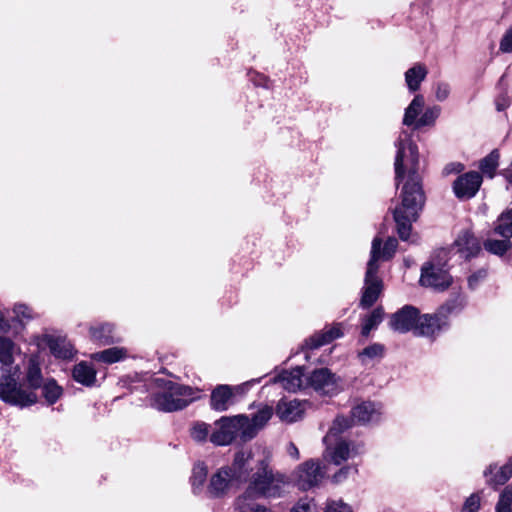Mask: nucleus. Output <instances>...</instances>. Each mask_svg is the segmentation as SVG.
Instances as JSON below:
<instances>
[{
    "label": "nucleus",
    "instance_id": "nucleus-33",
    "mask_svg": "<svg viewBox=\"0 0 512 512\" xmlns=\"http://www.w3.org/2000/svg\"><path fill=\"white\" fill-rule=\"evenodd\" d=\"M466 305L465 297L462 295H457L454 298L449 299L446 303H444L437 311L441 316L447 321L450 315H455L460 313Z\"/></svg>",
    "mask_w": 512,
    "mask_h": 512
},
{
    "label": "nucleus",
    "instance_id": "nucleus-45",
    "mask_svg": "<svg viewBox=\"0 0 512 512\" xmlns=\"http://www.w3.org/2000/svg\"><path fill=\"white\" fill-rule=\"evenodd\" d=\"M291 512H315V504L312 499H300L293 506Z\"/></svg>",
    "mask_w": 512,
    "mask_h": 512
},
{
    "label": "nucleus",
    "instance_id": "nucleus-25",
    "mask_svg": "<svg viewBox=\"0 0 512 512\" xmlns=\"http://www.w3.org/2000/svg\"><path fill=\"white\" fill-rule=\"evenodd\" d=\"M51 353L61 359H71L75 354L73 345L65 338L49 337L47 341Z\"/></svg>",
    "mask_w": 512,
    "mask_h": 512
},
{
    "label": "nucleus",
    "instance_id": "nucleus-15",
    "mask_svg": "<svg viewBox=\"0 0 512 512\" xmlns=\"http://www.w3.org/2000/svg\"><path fill=\"white\" fill-rule=\"evenodd\" d=\"M482 184L479 172L470 171L460 175L453 183V191L458 199H470L476 195Z\"/></svg>",
    "mask_w": 512,
    "mask_h": 512
},
{
    "label": "nucleus",
    "instance_id": "nucleus-37",
    "mask_svg": "<svg viewBox=\"0 0 512 512\" xmlns=\"http://www.w3.org/2000/svg\"><path fill=\"white\" fill-rule=\"evenodd\" d=\"M385 347L380 343H373L365 347L358 353L359 359L364 363L366 359L373 360L382 358L384 355Z\"/></svg>",
    "mask_w": 512,
    "mask_h": 512
},
{
    "label": "nucleus",
    "instance_id": "nucleus-8",
    "mask_svg": "<svg viewBox=\"0 0 512 512\" xmlns=\"http://www.w3.org/2000/svg\"><path fill=\"white\" fill-rule=\"evenodd\" d=\"M447 253L441 251L421 269L420 284L435 290H444L452 283V277L447 267Z\"/></svg>",
    "mask_w": 512,
    "mask_h": 512
},
{
    "label": "nucleus",
    "instance_id": "nucleus-36",
    "mask_svg": "<svg viewBox=\"0 0 512 512\" xmlns=\"http://www.w3.org/2000/svg\"><path fill=\"white\" fill-rule=\"evenodd\" d=\"M483 246L489 253L502 256L512 247V242L508 238L502 240L487 239L484 241Z\"/></svg>",
    "mask_w": 512,
    "mask_h": 512
},
{
    "label": "nucleus",
    "instance_id": "nucleus-21",
    "mask_svg": "<svg viewBox=\"0 0 512 512\" xmlns=\"http://www.w3.org/2000/svg\"><path fill=\"white\" fill-rule=\"evenodd\" d=\"M497 468L495 464L489 465V467L484 471V476L486 477L487 484L498 487L507 483L512 477V456L509 458L506 464L501 466L499 470L494 473V470Z\"/></svg>",
    "mask_w": 512,
    "mask_h": 512
},
{
    "label": "nucleus",
    "instance_id": "nucleus-54",
    "mask_svg": "<svg viewBox=\"0 0 512 512\" xmlns=\"http://www.w3.org/2000/svg\"><path fill=\"white\" fill-rule=\"evenodd\" d=\"M10 325L8 321L5 319L3 314L0 312V331H7L9 329Z\"/></svg>",
    "mask_w": 512,
    "mask_h": 512
},
{
    "label": "nucleus",
    "instance_id": "nucleus-50",
    "mask_svg": "<svg viewBox=\"0 0 512 512\" xmlns=\"http://www.w3.org/2000/svg\"><path fill=\"white\" fill-rule=\"evenodd\" d=\"M487 276V271L485 269H480L477 272L473 273L468 278V286L470 289H475L479 282L485 279Z\"/></svg>",
    "mask_w": 512,
    "mask_h": 512
},
{
    "label": "nucleus",
    "instance_id": "nucleus-3",
    "mask_svg": "<svg viewBox=\"0 0 512 512\" xmlns=\"http://www.w3.org/2000/svg\"><path fill=\"white\" fill-rule=\"evenodd\" d=\"M250 458V453L239 451L230 465L222 466L213 472L206 486L207 495L210 498H222L234 486L247 482Z\"/></svg>",
    "mask_w": 512,
    "mask_h": 512
},
{
    "label": "nucleus",
    "instance_id": "nucleus-30",
    "mask_svg": "<svg viewBox=\"0 0 512 512\" xmlns=\"http://www.w3.org/2000/svg\"><path fill=\"white\" fill-rule=\"evenodd\" d=\"M424 97L420 94L416 95L409 106L405 109L403 124L406 126L414 125L416 129V123L418 121V116L421 113L424 107Z\"/></svg>",
    "mask_w": 512,
    "mask_h": 512
},
{
    "label": "nucleus",
    "instance_id": "nucleus-43",
    "mask_svg": "<svg viewBox=\"0 0 512 512\" xmlns=\"http://www.w3.org/2000/svg\"><path fill=\"white\" fill-rule=\"evenodd\" d=\"M208 434V425L205 423H197L193 426L191 430V437L198 442L206 440Z\"/></svg>",
    "mask_w": 512,
    "mask_h": 512
},
{
    "label": "nucleus",
    "instance_id": "nucleus-52",
    "mask_svg": "<svg viewBox=\"0 0 512 512\" xmlns=\"http://www.w3.org/2000/svg\"><path fill=\"white\" fill-rule=\"evenodd\" d=\"M287 452L291 457H293L295 459L299 458V450L294 443H292V442L289 443Z\"/></svg>",
    "mask_w": 512,
    "mask_h": 512
},
{
    "label": "nucleus",
    "instance_id": "nucleus-9",
    "mask_svg": "<svg viewBox=\"0 0 512 512\" xmlns=\"http://www.w3.org/2000/svg\"><path fill=\"white\" fill-rule=\"evenodd\" d=\"M260 380L261 378L252 379L236 386L218 385L211 393V408L219 412L228 410L237 402V396H243L253 384L259 383Z\"/></svg>",
    "mask_w": 512,
    "mask_h": 512
},
{
    "label": "nucleus",
    "instance_id": "nucleus-14",
    "mask_svg": "<svg viewBox=\"0 0 512 512\" xmlns=\"http://www.w3.org/2000/svg\"><path fill=\"white\" fill-rule=\"evenodd\" d=\"M273 415V408L264 405L250 419L248 416L240 414L242 423L244 425L243 442L253 439L258 431L262 429Z\"/></svg>",
    "mask_w": 512,
    "mask_h": 512
},
{
    "label": "nucleus",
    "instance_id": "nucleus-26",
    "mask_svg": "<svg viewBox=\"0 0 512 512\" xmlns=\"http://www.w3.org/2000/svg\"><path fill=\"white\" fill-rule=\"evenodd\" d=\"M428 74L424 64L417 63L405 72V82L410 92L419 90L421 83Z\"/></svg>",
    "mask_w": 512,
    "mask_h": 512
},
{
    "label": "nucleus",
    "instance_id": "nucleus-4",
    "mask_svg": "<svg viewBox=\"0 0 512 512\" xmlns=\"http://www.w3.org/2000/svg\"><path fill=\"white\" fill-rule=\"evenodd\" d=\"M247 481L256 495L266 499L282 497L288 484L287 477L274 471L266 458L257 461L254 468L249 466Z\"/></svg>",
    "mask_w": 512,
    "mask_h": 512
},
{
    "label": "nucleus",
    "instance_id": "nucleus-22",
    "mask_svg": "<svg viewBox=\"0 0 512 512\" xmlns=\"http://www.w3.org/2000/svg\"><path fill=\"white\" fill-rule=\"evenodd\" d=\"M262 498L249 487L240 494L234 501V507L237 512H261L266 506L256 502L257 499Z\"/></svg>",
    "mask_w": 512,
    "mask_h": 512
},
{
    "label": "nucleus",
    "instance_id": "nucleus-16",
    "mask_svg": "<svg viewBox=\"0 0 512 512\" xmlns=\"http://www.w3.org/2000/svg\"><path fill=\"white\" fill-rule=\"evenodd\" d=\"M271 382L279 383L285 390L296 392L306 389V375L302 367H296L291 370H283L279 375L274 377Z\"/></svg>",
    "mask_w": 512,
    "mask_h": 512
},
{
    "label": "nucleus",
    "instance_id": "nucleus-35",
    "mask_svg": "<svg viewBox=\"0 0 512 512\" xmlns=\"http://www.w3.org/2000/svg\"><path fill=\"white\" fill-rule=\"evenodd\" d=\"M500 154L497 149L491 151L486 157H484L480 161L479 168L481 172L488 177L492 178L494 176L495 170L499 165Z\"/></svg>",
    "mask_w": 512,
    "mask_h": 512
},
{
    "label": "nucleus",
    "instance_id": "nucleus-18",
    "mask_svg": "<svg viewBox=\"0 0 512 512\" xmlns=\"http://www.w3.org/2000/svg\"><path fill=\"white\" fill-rule=\"evenodd\" d=\"M381 405L371 401H364L351 410V423L356 421L361 424L377 422L380 419Z\"/></svg>",
    "mask_w": 512,
    "mask_h": 512
},
{
    "label": "nucleus",
    "instance_id": "nucleus-32",
    "mask_svg": "<svg viewBox=\"0 0 512 512\" xmlns=\"http://www.w3.org/2000/svg\"><path fill=\"white\" fill-rule=\"evenodd\" d=\"M494 231L503 238H512V209L499 215L494 223Z\"/></svg>",
    "mask_w": 512,
    "mask_h": 512
},
{
    "label": "nucleus",
    "instance_id": "nucleus-2",
    "mask_svg": "<svg viewBox=\"0 0 512 512\" xmlns=\"http://www.w3.org/2000/svg\"><path fill=\"white\" fill-rule=\"evenodd\" d=\"M15 344L6 337L0 336V363L2 376L0 378V399L7 404L28 407L37 402L38 397L31 391H23L19 384L20 367L12 366L14 362Z\"/></svg>",
    "mask_w": 512,
    "mask_h": 512
},
{
    "label": "nucleus",
    "instance_id": "nucleus-19",
    "mask_svg": "<svg viewBox=\"0 0 512 512\" xmlns=\"http://www.w3.org/2000/svg\"><path fill=\"white\" fill-rule=\"evenodd\" d=\"M304 413V404L299 400H281L276 407L277 416L285 422L291 423L301 419Z\"/></svg>",
    "mask_w": 512,
    "mask_h": 512
},
{
    "label": "nucleus",
    "instance_id": "nucleus-23",
    "mask_svg": "<svg viewBox=\"0 0 512 512\" xmlns=\"http://www.w3.org/2000/svg\"><path fill=\"white\" fill-rule=\"evenodd\" d=\"M455 246L466 259L476 256L481 249L478 239L470 231L462 232L456 239Z\"/></svg>",
    "mask_w": 512,
    "mask_h": 512
},
{
    "label": "nucleus",
    "instance_id": "nucleus-24",
    "mask_svg": "<svg viewBox=\"0 0 512 512\" xmlns=\"http://www.w3.org/2000/svg\"><path fill=\"white\" fill-rule=\"evenodd\" d=\"M24 383L27 384V390L22 389L23 391H31L36 396L35 390L40 388L43 385V377L41 373V368L39 366V362L36 357H30L28 360L26 375L24 378Z\"/></svg>",
    "mask_w": 512,
    "mask_h": 512
},
{
    "label": "nucleus",
    "instance_id": "nucleus-17",
    "mask_svg": "<svg viewBox=\"0 0 512 512\" xmlns=\"http://www.w3.org/2000/svg\"><path fill=\"white\" fill-rule=\"evenodd\" d=\"M448 321L437 311L434 314H424L418 317L415 334L418 336H434L442 329L446 328Z\"/></svg>",
    "mask_w": 512,
    "mask_h": 512
},
{
    "label": "nucleus",
    "instance_id": "nucleus-49",
    "mask_svg": "<svg viewBox=\"0 0 512 512\" xmlns=\"http://www.w3.org/2000/svg\"><path fill=\"white\" fill-rule=\"evenodd\" d=\"M499 50L503 53H512V26L503 35Z\"/></svg>",
    "mask_w": 512,
    "mask_h": 512
},
{
    "label": "nucleus",
    "instance_id": "nucleus-38",
    "mask_svg": "<svg viewBox=\"0 0 512 512\" xmlns=\"http://www.w3.org/2000/svg\"><path fill=\"white\" fill-rule=\"evenodd\" d=\"M62 395V388L54 380H49L43 384V396L49 405L57 402Z\"/></svg>",
    "mask_w": 512,
    "mask_h": 512
},
{
    "label": "nucleus",
    "instance_id": "nucleus-40",
    "mask_svg": "<svg viewBox=\"0 0 512 512\" xmlns=\"http://www.w3.org/2000/svg\"><path fill=\"white\" fill-rule=\"evenodd\" d=\"M495 512H512V488L506 487L501 492Z\"/></svg>",
    "mask_w": 512,
    "mask_h": 512
},
{
    "label": "nucleus",
    "instance_id": "nucleus-12",
    "mask_svg": "<svg viewBox=\"0 0 512 512\" xmlns=\"http://www.w3.org/2000/svg\"><path fill=\"white\" fill-rule=\"evenodd\" d=\"M324 477V471L319 462L308 460L298 467L295 481L301 490H309L317 486Z\"/></svg>",
    "mask_w": 512,
    "mask_h": 512
},
{
    "label": "nucleus",
    "instance_id": "nucleus-7",
    "mask_svg": "<svg viewBox=\"0 0 512 512\" xmlns=\"http://www.w3.org/2000/svg\"><path fill=\"white\" fill-rule=\"evenodd\" d=\"M380 243L379 238H374L372 241L371 255L367 263L363 293L360 300L362 308L371 307L377 301L382 291V280L377 276Z\"/></svg>",
    "mask_w": 512,
    "mask_h": 512
},
{
    "label": "nucleus",
    "instance_id": "nucleus-13",
    "mask_svg": "<svg viewBox=\"0 0 512 512\" xmlns=\"http://www.w3.org/2000/svg\"><path fill=\"white\" fill-rule=\"evenodd\" d=\"M419 310L412 305H405L390 316L389 326L398 333L416 332Z\"/></svg>",
    "mask_w": 512,
    "mask_h": 512
},
{
    "label": "nucleus",
    "instance_id": "nucleus-55",
    "mask_svg": "<svg viewBox=\"0 0 512 512\" xmlns=\"http://www.w3.org/2000/svg\"><path fill=\"white\" fill-rule=\"evenodd\" d=\"M508 181H509V184L512 185V174L509 175Z\"/></svg>",
    "mask_w": 512,
    "mask_h": 512
},
{
    "label": "nucleus",
    "instance_id": "nucleus-34",
    "mask_svg": "<svg viewBox=\"0 0 512 512\" xmlns=\"http://www.w3.org/2000/svg\"><path fill=\"white\" fill-rule=\"evenodd\" d=\"M207 479V467L204 463L199 462L194 465L192 476L190 478L192 491L194 494H199L203 491Z\"/></svg>",
    "mask_w": 512,
    "mask_h": 512
},
{
    "label": "nucleus",
    "instance_id": "nucleus-10",
    "mask_svg": "<svg viewBox=\"0 0 512 512\" xmlns=\"http://www.w3.org/2000/svg\"><path fill=\"white\" fill-rule=\"evenodd\" d=\"M216 429L210 435V441L218 446L231 444L238 437L243 441L244 425L240 415L224 416L215 422Z\"/></svg>",
    "mask_w": 512,
    "mask_h": 512
},
{
    "label": "nucleus",
    "instance_id": "nucleus-53",
    "mask_svg": "<svg viewBox=\"0 0 512 512\" xmlns=\"http://www.w3.org/2000/svg\"><path fill=\"white\" fill-rule=\"evenodd\" d=\"M253 81H254L255 85H257V86L267 87V82H268V80H267V78H266L265 76H263V75H259V74H257V75H256V78H254V79H253Z\"/></svg>",
    "mask_w": 512,
    "mask_h": 512
},
{
    "label": "nucleus",
    "instance_id": "nucleus-47",
    "mask_svg": "<svg viewBox=\"0 0 512 512\" xmlns=\"http://www.w3.org/2000/svg\"><path fill=\"white\" fill-rule=\"evenodd\" d=\"M450 85L445 82H438L435 85V97L438 101H445L450 95Z\"/></svg>",
    "mask_w": 512,
    "mask_h": 512
},
{
    "label": "nucleus",
    "instance_id": "nucleus-11",
    "mask_svg": "<svg viewBox=\"0 0 512 512\" xmlns=\"http://www.w3.org/2000/svg\"><path fill=\"white\" fill-rule=\"evenodd\" d=\"M306 388H312L321 395H335L341 390L340 378L328 368H319L306 375Z\"/></svg>",
    "mask_w": 512,
    "mask_h": 512
},
{
    "label": "nucleus",
    "instance_id": "nucleus-42",
    "mask_svg": "<svg viewBox=\"0 0 512 512\" xmlns=\"http://www.w3.org/2000/svg\"><path fill=\"white\" fill-rule=\"evenodd\" d=\"M325 512H353V510L350 505L339 499L329 500Z\"/></svg>",
    "mask_w": 512,
    "mask_h": 512
},
{
    "label": "nucleus",
    "instance_id": "nucleus-46",
    "mask_svg": "<svg viewBox=\"0 0 512 512\" xmlns=\"http://www.w3.org/2000/svg\"><path fill=\"white\" fill-rule=\"evenodd\" d=\"M480 508V497L478 494H472L466 499L462 512H477Z\"/></svg>",
    "mask_w": 512,
    "mask_h": 512
},
{
    "label": "nucleus",
    "instance_id": "nucleus-51",
    "mask_svg": "<svg viewBox=\"0 0 512 512\" xmlns=\"http://www.w3.org/2000/svg\"><path fill=\"white\" fill-rule=\"evenodd\" d=\"M509 104H510L509 98L504 94L498 96L495 100L496 109L498 111L505 110L509 106Z\"/></svg>",
    "mask_w": 512,
    "mask_h": 512
},
{
    "label": "nucleus",
    "instance_id": "nucleus-1",
    "mask_svg": "<svg viewBox=\"0 0 512 512\" xmlns=\"http://www.w3.org/2000/svg\"><path fill=\"white\" fill-rule=\"evenodd\" d=\"M395 183L400 188V205L393 210L397 232L403 241L408 240L425 203L422 178L419 174V152L411 134L403 130L395 142Z\"/></svg>",
    "mask_w": 512,
    "mask_h": 512
},
{
    "label": "nucleus",
    "instance_id": "nucleus-28",
    "mask_svg": "<svg viewBox=\"0 0 512 512\" xmlns=\"http://www.w3.org/2000/svg\"><path fill=\"white\" fill-rule=\"evenodd\" d=\"M114 327L112 324L103 323L91 326V339L102 345H109L116 341L114 336Z\"/></svg>",
    "mask_w": 512,
    "mask_h": 512
},
{
    "label": "nucleus",
    "instance_id": "nucleus-31",
    "mask_svg": "<svg viewBox=\"0 0 512 512\" xmlns=\"http://www.w3.org/2000/svg\"><path fill=\"white\" fill-rule=\"evenodd\" d=\"M384 310L382 307H376L370 314L366 315L362 320L361 334L367 337L370 332L376 329L382 322Z\"/></svg>",
    "mask_w": 512,
    "mask_h": 512
},
{
    "label": "nucleus",
    "instance_id": "nucleus-39",
    "mask_svg": "<svg viewBox=\"0 0 512 512\" xmlns=\"http://www.w3.org/2000/svg\"><path fill=\"white\" fill-rule=\"evenodd\" d=\"M441 113V108L439 106H433L427 108L424 113L419 117L416 123V129L433 125L436 119L439 117Z\"/></svg>",
    "mask_w": 512,
    "mask_h": 512
},
{
    "label": "nucleus",
    "instance_id": "nucleus-48",
    "mask_svg": "<svg viewBox=\"0 0 512 512\" xmlns=\"http://www.w3.org/2000/svg\"><path fill=\"white\" fill-rule=\"evenodd\" d=\"M13 311H14V314H15L16 318L20 322H22L25 319L29 320V319L32 318V311H31V309L28 306L24 305V304H16L14 306Z\"/></svg>",
    "mask_w": 512,
    "mask_h": 512
},
{
    "label": "nucleus",
    "instance_id": "nucleus-27",
    "mask_svg": "<svg viewBox=\"0 0 512 512\" xmlns=\"http://www.w3.org/2000/svg\"><path fill=\"white\" fill-rule=\"evenodd\" d=\"M72 376L76 382L84 386H92L96 382V370L84 361L74 366Z\"/></svg>",
    "mask_w": 512,
    "mask_h": 512
},
{
    "label": "nucleus",
    "instance_id": "nucleus-41",
    "mask_svg": "<svg viewBox=\"0 0 512 512\" xmlns=\"http://www.w3.org/2000/svg\"><path fill=\"white\" fill-rule=\"evenodd\" d=\"M378 238L381 239L380 237H378ZM380 241H381L380 245H382V240H380ZM397 246H398V241L396 238H394V237L388 238L382 249H381V246H379L378 260H380V259L389 260L390 258H392L396 252Z\"/></svg>",
    "mask_w": 512,
    "mask_h": 512
},
{
    "label": "nucleus",
    "instance_id": "nucleus-44",
    "mask_svg": "<svg viewBox=\"0 0 512 512\" xmlns=\"http://www.w3.org/2000/svg\"><path fill=\"white\" fill-rule=\"evenodd\" d=\"M358 472V469L356 466H351V465H347V466H344L342 468H340L333 476H332V481L334 483H341L342 481H344L345 479H347V477L351 474V473H357Z\"/></svg>",
    "mask_w": 512,
    "mask_h": 512
},
{
    "label": "nucleus",
    "instance_id": "nucleus-5",
    "mask_svg": "<svg viewBox=\"0 0 512 512\" xmlns=\"http://www.w3.org/2000/svg\"><path fill=\"white\" fill-rule=\"evenodd\" d=\"M351 427V421L344 416H338L323 441L326 444V456L335 465L354 458L362 452V445L340 437L344 431Z\"/></svg>",
    "mask_w": 512,
    "mask_h": 512
},
{
    "label": "nucleus",
    "instance_id": "nucleus-29",
    "mask_svg": "<svg viewBox=\"0 0 512 512\" xmlns=\"http://www.w3.org/2000/svg\"><path fill=\"white\" fill-rule=\"evenodd\" d=\"M126 357L127 350L122 347H111L91 355V359L105 364H113L125 359Z\"/></svg>",
    "mask_w": 512,
    "mask_h": 512
},
{
    "label": "nucleus",
    "instance_id": "nucleus-6",
    "mask_svg": "<svg viewBox=\"0 0 512 512\" xmlns=\"http://www.w3.org/2000/svg\"><path fill=\"white\" fill-rule=\"evenodd\" d=\"M161 391L153 394L151 406L159 411L174 412L187 407L194 399V390L182 384L161 378L155 379Z\"/></svg>",
    "mask_w": 512,
    "mask_h": 512
},
{
    "label": "nucleus",
    "instance_id": "nucleus-20",
    "mask_svg": "<svg viewBox=\"0 0 512 512\" xmlns=\"http://www.w3.org/2000/svg\"><path fill=\"white\" fill-rule=\"evenodd\" d=\"M343 335V326L342 324L337 323L321 332L315 333L306 340L305 344L309 349H316L332 342L335 339L341 338Z\"/></svg>",
    "mask_w": 512,
    "mask_h": 512
}]
</instances>
